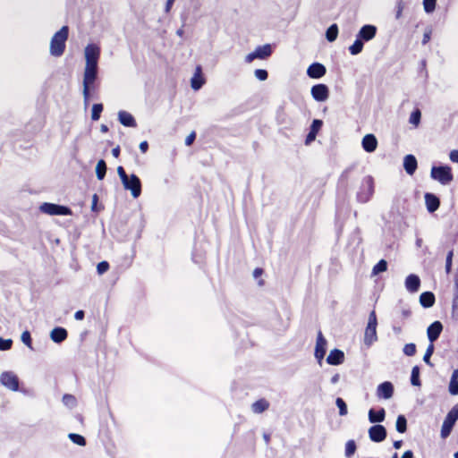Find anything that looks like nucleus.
Returning a JSON list of instances; mask_svg holds the SVG:
<instances>
[{
	"label": "nucleus",
	"mask_w": 458,
	"mask_h": 458,
	"mask_svg": "<svg viewBox=\"0 0 458 458\" xmlns=\"http://www.w3.org/2000/svg\"><path fill=\"white\" fill-rule=\"evenodd\" d=\"M103 111L102 104H94L91 111V119L93 121H98L100 118L101 113Z\"/></svg>",
	"instance_id": "39"
},
{
	"label": "nucleus",
	"mask_w": 458,
	"mask_h": 458,
	"mask_svg": "<svg viewBox=\"0 0 458 458\" xmlns=\"http://www.w3.org/2000/svg\"><path fill=\"white\" fill-rule=\"evenodd\" d=\"M385 417L386 411L384 408H381L377 411L374 409H370L369 411V420L371 423L382 422L385 420Z\"/></svg>",
	"instance_id": "29"
},
{
	"label": "nucleus",
	"mask_w": 458,
	"mask_h": 458,
	"mask_svg": "<svg viewBox=\"0 0 458 458\" xmlns=\"http://www.w3.org/2000/svg\"><path fill=\"white\" fill-rule=\"evenodd\" d=\"M109 269V263L107 261H101L97 266V270L99 275L106 273Z\"/></svg>",
	"instance_id": "48"
},
{
	"label": "nucleus",
	"mask_w": 458,
	"mask_h": 458,
	"mask_svg": "<svg viewBox=\"0 0 458 458\" xmlns=\"http://www.w3.org/2000/svg\"><path fill=\"white\" fill-rule=\"evenodd\" d=\"M338 36V26L337 24H332L326 32V38L329 42H333Z\"/></svg>",
	"instance_id": "31"
},
{
	"label": "nucleus",
	"mask_w": 458,
	"mask_h": 458,
	"mask_svg": "<svg viewBox=\"0 0 458 458\" xmlns=\"http://www.w3.org/2000/svg\"><path fill=\"white\" fill-rule=\"evenodd\" d=\"M69 37V27L64 25L56 31L50 41V54L53 56L59 57L64 55L66 47V41Z\"/></svg>",
	"instance_id": "2"
},
{
	"label": "nucleus",
	"mask_w": 458,
	"mask_h": 458,
	"mask_svg": "<svg viewBox=\"0 0 458 458\" xmlns=\"http://www.w3.org/2000/svg\"><path fill=\"white\" fill-rule=\"evenodd\" d=\"M205 83V79L202 76V69L200 65H198L195 70V73L191 80V88L195 90L199 89Z\"/></svg>",
	"instance_id": "23"
},
{
	"label": "nucleus",
	"mask_w": 458,
	"mask_h": 458,
	"mask_svg": "<svg viewBox=\"0 0 458 458\" xmlns=\"http://www.w3.org/2000/svg\"><path fill=\"white\" fill-rule=\"evenodd\" d=\"M118 120L125 127L135 128L137 126L133 115L126 111L118 112Z\"/></svg>",
	"instance_id": "21"
},
{
	"label": "nucleus",
	"mask_w": 458,
	"mask_h": 458,
	"mask_svg": "<svg viewBox=\"0 0 458 458\" xmlns=\"http://www.w3.org/2000/svg\"><path fill=\"white\" fill-rule=\"evenodd\" d=\"M106 162L104 160H99L97 164V166H96V174H97V177L99 179V180H102L105 175H106Z\"/></svg>",
	"instance_id": "35"
},
{
	"label": "nucleus",
	"mask_w": 458,
	"mask_h": 458,
	"mask_svg": "<svg viewBox=\"0 0 458 458\" xmlns=\"http://www.w3.org/2000/svg\"><path fill=\"white\" fill-rule=\"evenodd\" d=\"M67 336V330L60 327H55L50 333V337L52 341L56 344L64 342V340H66Z\"/></svg>",
	"instance_id": "25"
},
{
	"label": "nucleus",
	"mask_w": 458,
	"mask_h": 458,
	"mask_svg": "<svg viewBox=\"0 0 458 458\" xmlns=\"http://www.w3.org/2000/svg\"><path fill=\"white\" fill-rule=\"evenodd\" d=\"M369 437L373 442H382L386 437V429L383 425H374L369 428Z\"/></svg>",
	"instance_id": "12"
},
{
	"label": "nucleus",
	"mask_w": 458,
	"mask_h": 458,
	"mask_svg": "<svg viewBox=\"0 0 458 458\" xmlns=\"http://www.w3.org/2000/svg\"><path fill=\"white\" fill-rule=\"evenodd\" d=\"M443 331V325L440 321H435L430 324L427 329L428 338L430 344H433L438 339Z\"/></svg>",
	"instance_id": "13"
},
{
	"label": "nucleus",
	"mask_w": 458,
	"mask_h": 458,
	"mask_svg": "<svg viewBox=\"0 0 458 458\" xmlns=\"http://www.w3.org/2000/svg\"><path fill=\"white\" fill-rule=\"evenodd\" d=\"M85 317V313L83 310H78L74 314V318L76 320H82Z\"/></svg>",
	"instance_id": "57"
},
{
	"label": "nucleus",
	"mask_w": 458,
	"mask_h": 458,
	"mask_svg": "<svg viewBox=\"0 0 458 458\" xmlns=\"http://www.w3.org/2000/svg\"><path fill=\"white\" fill-rule=\"evenodd\" d=\"M403 445V441L402 440H397V441H394V447L395 449H399Z\"/></svg>",
	"instance_id": "62"
},
{
	"label": "nucleus",
	"mask_w": 458,
	"mask_h": 458,
	"mask_svg": "<svg viewBox=\"0 0 458 458\" xmlns=\"http://www.w3.org/2000/svg\"><path fill=\"white\" fill-rule=\"evenodd\" d=\"M356 443L354 440H349L345 444V456L351 457L354 454L356 451Z\"/></svg>",
	"instance_id": "40"
},
{
	"label": "nucleus",
	"mask_w": 458,
	"mask_h": 458,
	"mask_svg": "<svg viewBox=\"0 0 458 458\" xmlns=\"http://www.w3.org/2000/svg\"><path fill=\"white\" fill-rule=\"evenodd\" d=\"M453 256L454 251L453 250H449L446 259H445V272L446 274H449L452 270V264H453Z\"/></svg>",
	"instance_id": "45"
},
{
	"label": "nucleus",
	"mask_w": 458,
	"mask_h": 458,
	"mask_svg": "<svg viewBox=\"0 0 458 458\" xmlns=\"http://www.w3.org/2000/svg\"><path fill=\"white\" fill-rule=\"evenodd\" d=\"M63 401L65 404H74L76 403V399L72 394H64L63 396Z\"/></svg>",
	"instance_id": "51"
},
{
	"label": "nucleus",
	"mask_w": 458,
	"mask_h": 458,
	"mask_svg": "<svg viewBox=\"0 0 458 458\" xmlns=\"http://www.w3.org/2000/svg\"><path fill=\"white\" fill-rule=\"evenodd\" d=\"M387 270V262L385 259H380L372 268V274L377 275Z\"/></svg>",
	"instance_id": "36"
},
{
	"label": "nucleus",
	"mask_w": 458,
	"mask_h": 458,
	"mask_svg": "<svg viewBox=\"0 0 458 458\" xmlns=\"http://www.w3.org/2000/svg\"><path fill=\"white\" fill-rule=\"evenodd\" d=\"M424 198L426 207L428 212L433 213L438 209L440 206V200L435 194L427 192Z\"/></svg>",
	"instance_id": "20"
},
{
	"label": "nucleus",
	"mask_w": 458,
	"mask_h": 458,
	"mask_svg": "<svg viewBox=\"0 0 458 458\" xmlns=\"http://www.w3.org/2000/svg\"><path fill=\"white\" fill-rule=\"evenodd\" d=\"M455 421L456 420H454L453 418L448 417L446 415V417L443 422L442 428H441V437L442 438L445 439L450 435Z\"/></svg>",
	"instance_id": "28"
},
{
	"label": "nucleus",
	"mask_w": 458,
	"mask_h": 458,
	"mask_svg": "<svg viewBox=\"0 0 458 458\" xmlns=\"http://www.w3.org/2000/svg\"><path fill=\"white\" fill-rule=\"evenodd\" d=\"M264 439L266 443L268 444L270 441V436L268 434H264Z\"/></svg>",
	"instance_id": "64"
},
{
	"label": "nucleus",
	"mask_w": 458,
	"mask_h": 458,
	"mask_svg": "<svg viewBox=\"0 0 458 458\" xmlns=\"http://www.w3.org/2000/svg\"><path fill=\"white\" fill-rule=\"evenodd\" d=\"M416 345L415 344H406L403 347V352L407 356H413L416 353Z\"/></svg>",
	"instance_id": "43"
},
{
	"label": "nucleus",
	"mask_w": 458,
	"mask_h": 458,
	"mask_svg": "<svg viewBox=\"0 0 458 458\" xmlns=\"http://www.w3.org/2000/svg\"><path fill=\"white\" fill-rule=\"evenodd\" d=\"M263 272H264V271H263V269H262V268H260V267H256V268L254 269V271H253V276H254L255 278H258V277H259V276H262Z\"/></svg>",
	"instance_id": "59"
},
{
	"label": "nucleus",
	"mask_w": 458,
	"mask_h": 458,
	"mask_svg": "<svg viewBox=\"0 0 458 458\" xmlns=\"http://www.w3.org/2000/svg\"><path fill=\"white\" fill-rule=\"evenodd\" d=\"M377 28L374 25H364L358 33V38L361 40L369 41L375 38Z\"/></svg>",
	"instance_id": "18"
},
{
	"label": "nucleus",
	"mask_w": 458,
	"mask_h": 458,
	"mask_svg": "<svg viewBox=\"0 0 458 458\" xmlns=\"http://www.w3.org/2000/svg\"><path fill=\"white\" fill-rule=\"evenodd\" d=\"M420 118H421V112L419 108H416L411 112L409 122L414 127H418L420 123Z\"/></svg>",
	"instance_id": "34"
},
{
	"label": "nucleus",
	"mask_w": 458,
	"mask_h": 458,
	"mask_svg": "<svg viewBox=\"0 0 458 458\" xmlns=\"http://www.w3.org/2000/svg\"><path fill=\"white\" fill-rule=\"evenodd\" d=\"M402 458H413V453L411 450L405 451Z\"/></svg>",
	"instance_id": "61"
},
{
	"label": "nucleus",
	"mask_w": 458,
	"mask_h": 458,
	"mask_svg": "<svg viewBox=\"0 0 458 458\" xmlns=\"http://www.w3.org/2000/svg\"><path fill=\"white\" fill-rule=\"evenodd\" d=\"M68 437L78 445L84 446L86 445V439L81 435L76 433H70Z\"/></svg>",
	"instance_id": "38"
},
{
	"label": "nucleus",
	"mask_w": 458,
	"mask_h": 458,
	"mask_svg": "<svg viewBox=\"0 0 458 458\" xmlns=\"http://www.w3.org/2000/svg\"><path fill=\"white\" fill-rule=\"evenodd\" d=\"M344 361V353L339 349H333L330 351L327 362L330 365H340Z\"/></svg>",
	"instance_id": "19"
},
{
	"label": "nucleus",
	"mask_w": 458,
	"mask_h": 458,
	"mask_svg": "<svg viewBox=\"0 0 458 458\" xmlns=\"http://www.w3.org/2000/svg\"><path fill=\"white\" fill-rule=\"evenodd\" d=\"M401 315L403 318H408L411 316V310L409 309H404L402 310Z\"/></svg>",
	"instance_id": "58"
},
{
	"label": "nucleus",
	"mask_w": 458,
	"mask_h": 458,
	"mask_svg": "<svg viewBox=\"0 0 458 458\" xmlns=\"http://www.w3.org/2000/svg\"><path fill=\"white\" fill-rule=\"evenodd\" d=\"M100 56V48L95 44H89L85 47L86 64L83 73V98L84 105L87 107L89 105L91 98L94 96L98 85V63Z\"/></svg>",
	"instance_id": "1"
},
{
	"label": "nucleus",
	"mask_w": 458,
	"mask_h": 458,
	"mask_svg": "<svg viewBox=\"0 0 458 458\" xmlns=\"http://www.w3.org/2000/svg\"><path fill=\"white\" fill-rule=\"evenodd\" d=\"M437 0H423V6L426 13H432L436 8Z\"/></svg>",
	"instance_id": "44"
},
{
	"label": "nucleus",
	"mask_w": 458,
	"mask_h": 458,
	"mask_svg": "<svg viewBox=\"0 0 458 458\" xmlns=\"http://www.w3.org/2000/svg\"><path fill=\"white\" fill-rule=\"evenodd\" d=\"M116 171L124 189L130 191L133 198L140 197L141 194V182L140 178L134 174L128 176L123 166H118Z\"/></svg>",
	"instance_id": "3"
},
{
	"label": "nucleus",
	"mask_w": 458,
	"mask_h": 458,
	"mask_svg": "<svg viewBox=\"0 0 458 458\" xmlns=\"http://www.w3.org/2000/svg\"><path fill=\"white\" fill-rule=\"evenodd\" d=\"M411 383L416 386L421 384L420 380V368L418 366H414L411 369Z\"/></svg>",
	"instance_id": "37"
},
{
	"label": "nucleus",
	"mask_w": 458,
	"mask_h": 458,
	"mask_svg": "<svg viewBox=\"0 0 458 458\" xmlns=\"http://www.w3.org/2000/svg\"><path fill=\"white\" fill-rule=\"evenodd\" d=\"M323 125L322 120L319 119H314L311 125L309 133L306 136L305 139V145H310L312 141L315 140L317 134L320 131L321 127Z\"/></svg>",
	"instance_id": "15"
},
{
	"label": "nucleus",
	"mask_w": 458,
	"mask_h": 458,
	"mask_svg": "<svg viewBox=\"0 0 458 458\" xmlns=\"http://www.w3.org/2000/svg\"><path fill=\"white\" fill-rule=\"evenodd\" d=\"M430 176L443 185H446L454 180L452 169L448 165L433 166Z\"/></svg>",
	"instance_id": "5"
},
{
	"label": "nucleus",
	"mask_w": 458,
	"mask_h": 458,
	"mask_svg": "<svg viewBox=\"0 0 458 458\" xmlns=\"http://www.w3.org/2000/svg\"><path fill=\"white\" fill-rule=\"evenodd\" d=\"M374 193V179L368 175L363 178L360 191L357 193V199L360 202L365 203L369 200Z\"/></svg>",
	"instance_id": "7"
},
{
	"label": "nucleus",
	"mask_w": 458,
	"mask_h": 458,
	"mask_svg": "<svg viewBox=\"0 0 458 458\" xmlns=\"http://www.w3.org/2000/svg\"><path fill=\"white\" fill-rule=\"evenodd\" d=\"M13 341L11 339H3L0 337V350L7 351L12 348Z\"/></svg>",
	"instance_id": "47"
},
{
	"label": "nucleus",
	"mask_w": 458,
	"mask_h": 458,
	"mask_svg": "<svg viewBox=\"0 0 458 458\" xmlns=\"http://www.w3.org/2000/svg\"><path fill=\"white\" fill-rule=\"evenodd\" d=\"M403 9H404V3L403 2V0H399L396 4V13H395L396 19H400L402 17Z\"/></svg>",
	"instance_id": "50"
},
{
	"label": "nucleus",
	"mask_w": 458,
	"mask_h": 458,
	"mask_svg": "<svg viewBox=\"0 0 458 458\" xmlns=\"http://www.w3.org/2000/svg\"><path fill=\"white\" fill-rule=\"evenodd\" d=\"M448 390L452 395L458 394V369H454L452 373Z\"/></svg>",
	"instance_id": "30"
},
{
	"label": "nucleus",
	"mask_w": 458,
	"mask_h": 458,
	"mask_svg": "<svg viewBox=\"0 0 458 458\" xmlns=\"http://www.w3.org/2000/svg\"><path fill=\"white\" fill-rule=\"evenodd\" d=\"M255 76L259 81H266L268 77V72L264 69H257L255 71Z\"/></svg>",
	"instance_id": "49"
},
{
	"label": "nucleus",
	"mask_w": 458,
	"mask_h": 458,
	"mask_svg": "<svg viewBox=\"0 0 458 458\" xmlns=\"http://www.w3.org/2000/svg\"><path fill=\"white\" fill-rule=\"evenodd\" d=\"M363 49V42L362 40L357 37L354 43L350 46L349 51L352 55H356L360 54Z\"/></svg>",
	"instance_id": "32"
},
{
	"label": "nucleus",
	"mask_w": 458,
	"mask_h": 458,
	"mask_svg": "<svg viewBox=\"0 0 458 458\" xmlns=\"http://www.w3.org/2000/svg\"><path fill=\"white\" fill-rule=\"evenodd\" d=\"M395 427L399 433H404L407 430V420L404 415L397 417Z\"/></svg>",
	"instance_id": "33"
},
{
	"label": "nucleus",
	"mask_w": 458,
	"mask_h": 458,
	"mask_svg": "<svg viewBox=\"0 0 458 458\" xmlns=\"http://www.w3.org/2000/svg\"><path fill=\"white\" fill-rule=\"evenodd\" d=\"M272 55V47L269 44L259 46L256 49L248 54L245 57L246 63H251L255 59L265 60Z\"/></svg>",
	"instance_id": "8"
},
{
	"label": "nucleus",
	"mask_w": 458,
	"mask_h": 458,
	"mask_svg": "<svg viewBox=\"0 0 458 458\" xmlns=\"http://www.w3.org/2000/svg\"><path fill=\"white\" fill-rule=\"evenodd\" d=\"M377 394L378 397H382L384 399H389L394 394V386L391 382L386 381L381 383L377 389Z\"/></svg>",
	"instance_id": "16"
},
{
	"label": "nucleus",
	"mask_w": 458,
	"mask_h": 458,
	"mask_svg": "<svg viewBox=\"0 0 458 458\" xmlns=\"http://www.w3.org/2000/svg\"><path fill=\"white\" fill-rule=\"evenodd\" d=\"M270 406L269 402L265 398H260L251 404V410L254 413L259 414L268 410Z\"/></svg>",
	"instance_id": "26"
},
{
	"label": "nucleus",
	"mask_w": 458,
	"mask_h": 458,
	"mask_svg": "<svg viewBox=\"0 0 458 458\" xmlns=\"http://www.w3.org/2000/svg\"><path fill=\"white\" fill-rule=\"evenodd\" d=\"M436 298L432 292H424L420 296V303L423 308H430L435 304Z\"/></svg>",
	"instance_id": "27"
},
{
	"label": "nucleus",
	"mask_w": 458,
	"mask_h": 458,
	"mask_svg": "<svg viewBox=\"0 0 458 458\" xmlns=\"http://www.w3.org/2000/svg\"><path fill=\"white\" fill-rule=\"evenodd\" d=\"M310 93L316 101L323 102L329 97V89L326 84L319 83L311 88Z\"/></svg>",
	"instance_id": "10"
},
{
	"label": "nucleus",
	"mask_w": 458,
	"mask_h": 458,
	"mask_svg": "<svg viewBox=\"0 0 458 458\" xmlns=\"http://www.w3.org/2000/svg\"><path fill=\"white\" fill-rule=\"evenodd\" d=\"M433 352H434V344H429V345L428 346L426 352L423 356L424 362L429 366L433 365L430 361V357L432 356Z\"/></svg>",
	"instance_id": "42"
},
{
	"label": "nucleus",
	"mask_w": 458,
	"mask_h": 458,
	"mask_svg": "<svg viewBox=\"0 0 458 458\" xmlns=\"http://www.w3.org/2000/svg\"><path fill=\"white\" fill-rule=\"evenodd\" d=\"M327 72V69L324 64L320 63H313L307 69V74L312 79H320Z\"/></svg>",
	"instance_id": "14"
},
{
	"label": "nucleus",
	"mask_w": 458,
	"mask_h": 458,
	"mask_svg": "<svg viewBox=\"0 0 458 458\" xmlns=\"http://www.w3.org/2000/svg\"><path fill=\"white\" fill-rule=\"evenodd\" d=\"M327 342L326 338L324 337L321 331H318L317 335V342L315 346V357L320 363L321 360L324 359L326 352H327Z\"/></svg>",
	"instance_id": "11"
},
{
	"label": "nucleus",
	"mask_w": 458,
	"mask_h": 458,
	"mask_svg": "<svg viewBox=\"0 0 458 458\" xmlns=\"http://www.w3.org/2000/svg\"><path fill=\"white\" fill-rule=\"evenodd\" d=\"M361 145L366 152L371 153L377 149V140L374 134H366L362 139Z\"/></svg>",
	"instance_id": "17"
},
{
	"label": "nucleus",
	"mask_w": 458,
	"mask_h": 458,
	"mask_svg": "<svg viewBox=\"0 0 458 458\" xmlns=\"http://www.w3.org/2000/svg\"><path fill=\"white\" fill-rule=\"evenodd\" d=\"M453 313H458V293L454 295L452 304Z\"/></svg>",
	"instance_id": "54"
},
{
	"label": "nucleus",
	"mask_w": 458,
	"mask_h": 458,
	"mask_svg": "<svg viewBox=\"0 0 458 458\" xmlns=\"http://www.w3.org/2000/svg\"><path fill=\"white\" fill-rule=\"evenodd\" d=\"M140 149L142 153H146L148 149V141L144 140L142 142H140Z\"/></svg>",
	"instance_id": "56"
},
{
	"label": "nucleus",
	"mask_w": 458,
	"mask_h": 458,
	"mask_svg": "<svg viewBox=\"0 0 458 458\" xmlns=\"http://www.w3.org/2000/svg\"><path fill=\"white\" fill-rule=\"evenodd\" d=\"M196 139V132L195 131H191L185 139V144L187 146H191L194 140Z\"/></svg>",
	"instance_id": "53"
},
{
	"label": "nucleus",
	"mask_w": 458,
	"mask_h": 458,
	"mask_svg": "<svg viewBox=\"0 0 458 458\" xmlns=\"http://www.w3.org/2000/svg\"><path fill=\"white\" fill-rule=\"evenodd\" d=\"M335 403L339 409V414L341 416L346 415L348 411H347V405H346L345 402L341 397H337L335 400Z\"/></svg>",
	"instance_id": "41"
},
{
	"label": "nucleus",
	"mask_w": 458,
	"mask_h": 458,
	"mask_svg": "<svg viewBox=\"0 0 458 458\" xmlns=\"http://www.w3.org/2000/svg\"><path fill=\"white\" fill-rule=\"evenodd\" d=\"M377 319L376 311L373 310L369 315L368 325L364 333V343L369 346L377 340Z\"/></svg>",
	"instance_id": "4"
},
{
	"label": "nucleus",
	"mask_w": 458,
	"mask_h": 458,
	"mask_svg": "<svg viewBox=\"0 0 458 458\" xmlns=\"http://www.w3.org/2000/svg\"><path fill=\"white\" fill-rule=\"evenodd\" d=\"M175 0H167L165 4V11L169 13Z\"/></svg>",
	"instance_id": "60"
},
{
	"label": "nucleus",
	"mask_w": 458,
	"mask_h": 458,
	"mask_svg": "<svg viewBox=\"0 0 458 458\" xmlns=\"http://www.w3.org/2000/svg\"><path fill=\"white\" fill-rule=\"evenodd\" d=\"M40 212L49 216H71L72 211L66 206L44 202L39 206Z\"/></svg>",
	"instance_id": "6"
},
{
	"label": "nucleus",
	"mask_w": 458,
	"mask_h": 458,
	"mask_svg": "<svg viewBox=\"0 0 458 458\" xmlns=\"http://www.w3.org/2000/svg\"><path fill=\"white\" fill-rule=\"evenodd\" d=\"M429 40V34H424L423 37V44L427 43Z\"/></svg>",
	"instance_id": "63"
},
{
	"label": "nucleus",
	"mask_w": 458,
	"mask_h": 458,
	"mask_svg": "<svg viewBox=\"0 0 458 458\" xmlns=\"http://www.w3.org/2000/svg\"><path fill=\"white\" fill-rule=\"evenodd\" d=\"M0 383L12 391L19 389V378L13 371H4L0 375Z\"/></svg>",
	"instance_id": "9"
},
{
	"label": "nucleus",
	"mask_w": 458,
	"mask_h": 458,
	"mask_svg": "<svg viewBox=\"0 0 458 458\" xmlns=\"http://www.w3.org/2000/svg\"><path fill=\"white\" fill-rule=\"evenodd\" d=\"M21 341L29 348L32 349V339H31V336H30V333L29 331H24L21 334Z\"/></svg>",
	"instance_id": "46"
},
{
	"label": "nucleus",
	"mask_w": 458,
	"mask_h": 458,
	"mask_svg": "<svg viewBox=\"0 0 458 458\" xmlns=\"http://www.w3.org/2000/svg\"><path fill=\"white\" fill-rule=\"evenodd\" d=\"M449 157L452 162L458 163V150L454 149L450 152Z\"/></svg>",
	"instance_id": "55"
},
{
	"label": "nucleus",
	"mask_w": 458,
	"mask_h": 458,
	"mask_svg": "<svg viewBox=\"0 0 458 458\" xmlns=\"http://www.w3.org/2000/svg\"><path fill=\"white\" fill-rule=\"evenodd\" d=\"M420 279L417 275L411 274L405 279V287L411 293H415L420 289Z\"/></svg>",
	"instance_id": "22"
},
{
	"label": "nucleus",
	"mask_w": 458,
	"mask_h": 458,
	"mask_svg": "<svg viewBox=\"0 0 458 458\" xmlns=\"http://www.w3.org/2000/svg\"><path fill=\"white\" fill-rule=\"evenodd\" d=\"M403 167L408 174L412 175L418 167L416 157L411 154L405 156L403 158Z\"/></svg>",
	"instance_id": "24"
},
{
	"label": "nucleus",
	"mask_w": 458,
	"mask_h": 458,
	"mask_svg": "<svg viewBox=\"0 0 458 458\" xmlns=\"http://www.w3.org/2000/svg\"><path fill=\"white\" fill-rule=\"evenodd\" d=\"M447 416L453 418L454 420H458V403L447 413Z\"/></svg>",
	"instance_id": "52"
}]
</instances>
